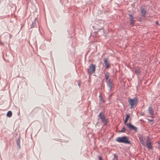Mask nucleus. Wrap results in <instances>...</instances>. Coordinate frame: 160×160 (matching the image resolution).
Instances as JSON below:
<instances>
[{"mask_svg": "<svg viewBox=\"0 0 160 160\" xmlns=\"http://www.w3.org/2000/svg\"><path fill=\"white\" fill-rule=\"evenodd\" d=\"M138 98L136 97L128 99V102L130 105V108L132 109L136 107L138 104Z\"/></svg>", "mask_w": 160, "mask_h": 160, "instance_id": "f257e3e1", "label": "nucleus"}, {"mask_svg": "<svg viewBox=\"0 0 160 160\" xmlns=\"http://www.w3.org/2000/svg\"><path fill=\"white\" fill-rule=\"evenodd\" d=\"M116 141L120 143L130 144L131 142L128 139V138L125 136L122 137H118L116 138Z\"/></svg>", "mask_w": 160, "mask_h": 160, "instance_id": "f03ea898", "label": "nucleus"}, {"mask_svg": "<svg viewBox=\"0 0 160 160\" xmlns=\"http://www.w3.org/2000/svg\"><path fill=\"white\" fill-rule=\"evenodd\" d=\"M96 65L92 63L88 69V73L90 75L94 73L95 71Z\"/></svg>", "mask_w": 160, "mask_h": 160, "instance_id": "7ed1b4c3", "label": "nucleus"}, {"mask_svg": "<svg viewBox=\"0 0 160 160\" xmlns=\"http://www.w3.org/2000/svg\"><path fill=\"white\" fill-rule=\"evenodd\" d=\"M98 117L101 120L102 122L104 123L105 125H106L107 123V120L105 118V116L102 112H101L98 115Z\"/></svg>", "mask_w": 160, "mask_h": 160, "instance_id": "20e7f679", "label": "nucleus"}, {"mask_svg": "<svg viewBox=\"0 0 160 160\" xmlns=\"http://www.w3.org/2000/svg\"><path fill=\"white\" fill-rule=\"evenodd\" d=\"M127 126L130 130H134L135 132L137 131V128L132 125L131 123L127 124Z\"/></svg>", "mask_w": 160, "mask_h": 160, "instance_id": "39448f33", "label": "nucleus"}, {"mask_svg": "<svg viewBox=\"0 0 160 160\" xmlns=\"http://www.w3.org/2000/svg\"><path fill=\"white\" fill-rule=\"evenodd\" d=\"M106 82L107 85L109 88L110 91H112V89L114 85L111 82V80L106 81Z\"/></svg>", "mask_w": 160, "mask_h": 160, "instance_id": "423d86ee", "label": "nucleus"}, {"mask_svg": "<svg viewBox=\"0 0 160 160\" xmlns=\"http://www.w3.org/2000/svg\"><path fill=\"white\" fill-rule=\"evenodd\" d=\"M146 145L148 149H152V147L151 145V142H150V139L149 137L148 136L147 138V142Z\"/></svg>", "mask_w": 160, "mask_h": 160, "instance_id": "0eeeda50", "label": "nucleus"}, {"mask_svg": "<svg viewBox=\"0 0 160 160\" xmlns=\"http://www.w3.org/2000/svg\"><path fill=\"white\" fill-rule=\"evenodd\" d=\"M138 137L139 138V140L141 142L143 146L145 145V142L144 141L143 135L142 134H139L138 135Z\"/></svg>", "mask_w": 160, "mask_h": 160, "instance_id": "6e6552de", "label": "nucleus"}, {"mask_svg": "<svg viewBox=\"0 0 160 160\" xmlns=\"http://www.w3.org/2000/svg\"><path fill=\"white\" fill-rule=\"evenodd\" d=\"M103 62L106 66V68H108L110 66V64L109 63L107 59L106 58H104Z\"/></svg>", "mask_w": 160, "mask_h": 160, "instance_id": "1a4fd4ad", "label": "nucleus"}, {"mask_svg": "<svg viewBox=\"0 0 160 160\" xmlns=\"http://www.w3.org/2000/svg\"><path fill=\"white\" fill-rule=\"evenodd\" d=\"M141 12L142 17H145L146 13V10L144 8H141Z\"/></svg>", "mask_w": 160, "mask_h": 160, "instance_id": "9d476101", "label": "nucleus"}, {"mask_svg": "<svg viewBox=\"0 0 160 160\" xmlns=\"http://www.w3.org/2000/svg\"><path fill=\"white\" fill-rule=\"evenodd\" d=\"M110 74L108 72H107L105 74V78H106V81L111 80L110 78H109Z\"/></svg>", "mask_w": 160, "mask_h": 160, "instance_id": "9b49d317", "label": "nucleus"}, {"mask_svg": "<svg viewBox=\"0 0 160 160\" xmlns=\"http://www.w3.org/2000/svg\"><path fill=\"white\" fill-rule=\"evenodd\" d=\"M148 111H149V112L150 114L151 115H153L154 112L153 111L152 108V107L150 106H149L148 108Z\"/></svg>", "mask_w": 160, "mask_h": 160, "instance_id": "f8f14e48", "label": "nucleus"}, {"mask_svg": "<svg viewBox=\"0 0 160 160\" xmlns=\"http://www.w3.org/2000/svg\"><path fill=\"white\" fill-rule=\"evenodd\" d=\"M135 73L137 75H139L140 74V72L138 68H136L135 70Z\"/></svg>", "mask_w": 160, "mask_h": 160, "instance_id": "ddd939ff", "label": "nucleus"}, {"mask_svg": "<svg viewBox=\"0 0 160 160\" xmlns=\"http://www.w3.org/2000/svg\"><path fill=\"white\" fill-rule=\"evenodd\" d=\"M36 18L35 19L33 22H32V24L31 25V28H34L35 26H36Z\"/></svg>", "mask_w": 160, "mask_h": 160, "instance_id": "4468645a", "label": "nucleus"}, {"mask_svg": "<svg viewBox=\"0 0 160 160\" xmlns=\"http://www.w3.org/2000/svg\"><path fill=\"white\" fill-rule=\"evenodd\" d=\"M12 112L11 111H9L8 112L7 114V116L9 118H10L12 117Z\"/></svg>", "mask_w": 160, "mask_h": 160, "instance_id": "2eb2a0df", "label": "nucleus"}, {"mask_svg": "<svg viewBox=\"0 0 160 160\" xmlns=\"http://www.w3.org/2000/svg\"><path fill=\"white\" fill-rule=\"evenodd\" d=\"M129 18L131 21H134V17L131 14H129Z\"/></svg>", "mask_w": 160, "mask_h": 160, "instance_id": "dca6fc26", "label": "nucleus"}, {"mask_svg": "<svg viewBox=\"0 0 160 160\" xmlns=\"http://www.w3.org/2000/svg\"><path fill=\"white\" fill-rule=\"evenodd\" d=\"M125 130H126L125 128L124 127H123L122 128L121 130L120 131H119V132H122V133L124 132Z\"/></svg>", "mask_w": 160, "mask_h": 160, "instance_id": "f3484780", "label": "nucleus"}, {"mask_svg": "<svg viewBox=\"0 0 160 160\" xmlns=\"http://www.w3.org/2000/svg\"><path fill=\"white\" fill-rule=\"evenodd\" d=\"M17 144L18 146L20 147V140L19 138H18L17 140Z\"/></svg>", "mask_w": 160, "mask_h": 160, "instance_id": "a211bd4d", "label": "nucleus"}, {"mask_svg": "<svg viewBox=\"0 0 160 160\" xmlns=\"http://www.w3.org/2000/svg\"><path fill=\"white\" fill-rule=\"evenodd\" d=\"M130 114H129V113H128L127 114H126V118H125V120H128L129 117H130Z\"/></svg>", "mask_w": 160, "mask_h": 160, "instance_id": "6ab92c4d", "label": "nucleus"}, {"mask_svg": "<svg viewBox=\"0 0 160 160\" xmlns=\"http://www.w3.org/2000/svg\"><path fill=\"white\" fill-rule=\"evenodd\" d=\"M99 100L103 102H104V101L103 99H102V97L101 96V95L100 94L99 96Z\"/></svg>", "mask_w": 160, "mask_h": 160, "instance_id": "aec40b11", "label": "nucleus"}, {"mask_svg": "<svg viewBox=\"0 0 160 160\" xmlns=\"http://www.w3.org/2000/svg\"><path fill=\"white\" fill-rule=\"evenodd\" d=\"M113 160H118V156L116 154H114Z\"/></svg>", "mask_w": 160, "mask_h": 160, "instance_id": "412c9836", "label": "nucleus"}, {"mask_svg": "<svg viewBox=\"0 0 160 160\" xmlns=\"http://www.w3.org/2000/svg\"><path fill=\"white\" fill-rule=\"evenodd\" d=\"M127 120H124V123L127 126V124H128V123H127Z\"/></svg>", "mask_w": 160, "mask_h": 160, "instance_id": "4be33fe9", "label": "nucleus"}, {"mask_svg": "<svg viewBox=\"0 0 160 160\" xmlns=\"http://www.w3.org/2000/svg\"><path fill=\"white\" fill-rule=\"evenodd\" d=\"M98 160H102V157H101L100 156H98Z\"/></svg>", "mask_w": 160, "mask_h": 160, "instance_id": "5701e85b", "label": "nucleus"}, {"mask_svg": "<svg viewBox=\"0 0 160 160\" xmlns=\"http://www.w3.org/2000/svg\"><path fill=\"white\" fill-rule=\"evenodd\" d=\"M148 120L149 122H152L153 121V120L152 119H148Z\"/></svg>", "mask_w": 160, "mask_h": 160, "instance_id": "b1692460", "label": "nucleus"}, {"mask_svg": "<svg viewBox=\"0 0 160 160\" xmlns=\"http://www.w3.org/2000/svg\"><path fill=\"white\" fill-rule=\"evenodd\" d=\"M4 45V43L3 42H2L0 40V45L3 46Z\"/></svg>", "mask_w": 160, "mask_h": 160, "instance_id": "393cba45", "label": "nucleus"}, {"mask_svg": "<svg viewBox=\"0 0 160 160\" xmlns=\"http://www.w3.org/2000/svg\"><path fill=\"white\" fill-rule=\"evenodd\" d=\"M134 23V21H131L130 22V24L131 25H133Z\"/></svg>", "mask_w": 160, "mask_h": 160, "instance_id": "a878e982", "label": "nucleus"}, {"mask_svg": "<svg viewBox=\"0 0 160 160\" xmlns=\"http://www.w3.org/2000/svg\"><path fill=\"white\" fill-rule=\"evenodd\" d=\"M155 23H156V24H158V25H159V24L158 22V21H156V22H155Z\"/></svg>", "mask_w": 160, "mask_h": 160, "instance_id": "bb28decb", "label": "nucleus"}, {"mask_svg": "<svg viewBox=\"0 0 160 160\" xmlns=\"http://www.w3.org/2000/svg\"><path fill=\"white\" fill-rule=\"evenodd\" d=\"M158 144H159V147L160 148V142L158 143Z\"/></svg>", "mask_w": 160, "mask_h": 160, "instance_id": "cd10ccee", "label": "nucleus"}, {"mask_svg": "<svg viewBox=\"0 0 160 160\" xmlns=\"http://www.w3.org/2000/svg\"><path fill=\"white\" fill-rule=\"evenodd\" d=\"M78 85H79V87H80V83H78Z\"/></svg>", "mask_w": 160, "mask_h": 160, "instance_id": "c85d7f7f", "label": "nucleus"}, {"mask_svg": "<svg viewBox=\"0 0 160 160\" xmlns=\"http://www.w3.org/2000/svg\"><path fill=\"white\" fill-rule=\"evenodd\" d=\"M159 160H160V157L159 158Z\"/></svg>", "mask_w": 160, "mask_h": 160, "instance_id": "c756f323", "label": "nucleus"}]
</instances>
